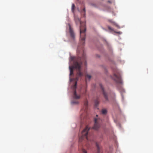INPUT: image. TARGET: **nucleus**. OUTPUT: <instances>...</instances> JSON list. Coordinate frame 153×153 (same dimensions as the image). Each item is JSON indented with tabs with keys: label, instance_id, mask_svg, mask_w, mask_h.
<instances>
[{
	"label": "nucleus",
	"instance_id": "obj_3",
	"mask_svg": "<svg viewBox=\"0 0 153 153\" xmlns=\"http://www.w3.org/2000/svg\"><path fill=\"white\" fill-rule=\"evenodd\" d=\"M75 21L77 23H80V42L82 45L81 48L85 44V31L86 28L85 23H82L79 18L75 19Z\"/></svg>",
	"mask_w": 153,
	"mask_h": 153
},
{
	"label": "nucleus",
	"instance_id": "obj_4",
	"mask_svg": "<svg viewBox=\"0 0 153 153\" xmlns=\"http://www.w3.org/2000/svg\"><path fill=\"white\" fill-rule=\"evenodd\" d=\"M77 82H76L74 85L73 86L72 88L73 91V98L74 99H79L80 97V93L81 90H77L76 89Z\"/></svg>",
	"mask_w": 153,
	"mask_h": 153
},
{
	"label": "nucleus",
	"instance_id": "obj_17",
	"mask_svg": "<svg viewBox=\"0 0 153 153\" xmlns=\"http://www.w3.org/2000/svg\"><path fill=\"white\" fill-rule=\"evenodd\" d=\"M75 6L74 4H72V12L74 13V9H75Z\"/></svg>",
	"mask_w": 153,
	"mask_h": 153
},
{
	"label": "nucleus",
	"instance_id": "obj_16",
	"mask_svg": "<svg viewBox=\"0 0 153 153\" xmlns=\"http://www.w3.org/2000/svg\"><path fill=\"white\" fill-rule=\"evenodd\" d=\"M82 13H83V14H84V16H85V8L84 7V8L82 10Z\"/></svg>",
	"mask_w": 153,
	"mask_h": 153
},
{
	"label": "nucleus",
	"instance_id": "obj_20",
	"mask_svg": "<svg viewBox=\"0 0 153 153\" xmlns=\"http://www.w3.org/2000/svg\"><path fill=\"white\" fill-rule=\"evenodd\" d=\"M80 47L79 46L78 48V49H77V51H79V48H80Z\"/></svg>",
	"mask_w": 153,
	"mask_h": 153
},
{
	"label": "nucleus",
	"instance_id": "obj_2",
	"mask_svg": "<svg viewBox=\"0 0 153 153\" xmlns=\"http://www.w3.org/2000/svg\"><path fill=\"white\" fill-rule=\"evenodd\" d=\"M90 128L88 126L86 127L82 131L79 140V146L81 148H79L81 153H87V151L82 148V145H85L88 147V146L89 145V140L88 137L87 135L88 134V131Z\"/></svg>",
	"mask_w": 153,
	"mask_h": 153
},
{
	"label": "nucleus",
	"instance_id": "obj_1",
	"mask_svg": "<svg viewBox=\"0 0 153 153\" xmlns=\"http://www.w3.org/2000/svg\"><path fill=\"white\" fill-rule=\"evenodd\" d=\"M85 54L83 53L82 59L79 58L76 61H74L73 65L69 67L70 70V75L72 76L73 74V71L74 69H76L77 71L76 79L78 80V78L83 76V74L81 72V67L82 64V60H85Z\"/></svg>",
	"mask_w": 153,
	"mask_h": 153
},
{
	"label": "nucleus",
	"instance_id": "obj_9",
	"mask_svg": "<svg viewBox=\"0 0 153 153\" xmlns=\"http://www.w3.org/2000/svg\"><path fill=\"white\" fill-rule=\"evenodd\" d=\"M84 104L85 108V111L86 112L87 111V109L88 106V102L87 100H85L84 102Z\"/></svg>",
	"mask_w": 153,
	"mask_h": 153
},
{
	"label": "nucleus",
	"instance_id": "obj_6",
	"mask_svg": "<svg viewBox=\"0 0 153 153\" xmlns=\"http://www.w3.org/2000/svg\"><path fill=\"white\" fill-rule=\"evenodd\" d=\"M102 122V120L100 118H95L94 124L93 128L95 130H97L100 128Z\"/></svg>",
	"mask_w": 153,
	"mask_h": 153
},
{
	"label": "nucleus",
	"instance_id": "obj_12",
	"mask_svg": "<svg viewBox=\"0 0 153 153\" xmlns=\"http://www.w3.org/2000/svg\"><path fill=\"white\" fill-rule=\"evenodd\" d=\"M71 102L73 104H77L79 103V102L77 100H73Z\"/></svg>",
	"mask_w": 153,
	"mask_h": 153
},
{
	"label": "nucleus",
	"instance_id": "obj_8",
	"mask_svg": "<svg viewBox=\"0 0 153 153\" xmlns=\"http://www.w3.org/2000/svg\"><path fill=\"white\" fill-rule=\"evenodd\" d=\"M69 33L71 38L74 39V38L75 35L72 29L69 26Z\"/></svg>",
	"mask_w": 153,
	"mask_h": 153
},
{
	"label": "nucleus",
	"instance_id": "obj_7",
	"mask_svg": "<svg viewBox=\"0 0 153 153\" xmlns=\"http://www.w3.org/2000/svg\"><path fill=\"white\" fill-rule=\"evenodd\" d=\"M102 90V94L104 96V97L106 101H108V96L109 95V94L108 93H106L104 90V88H103L102 85H100Z\"/></svg>",
	"mask_w": 153,
	"mask_h": 153
},
{
	"label": "nucleus",
	"instance_id": "obj_19",
	"mask_svg": "<svg viewBox=\"0 0 153 153\" xmlns=\"http://www.w3.org/2000/svg\"><path fill=\"white\" fill-rule=\"evenodd\" d=\"M108 29H109V30H113V29H112V28H111L110 27V26H108Z\"/></svg>",
	"mask_w": 153,
	"mask_h": 153
},
{
	"label": "nucleus",
	"instance_id": "obj_11",
	"mask_svg": "<svg viewBox=\"0 0 153 153\" xmlns=\"http://www.w3.org/2000/svg\"><path fill=\"white\" fill-rule=\"evenodd\" d=\"M108 21L111 23L113 24V25H115L116 26H117L118 25L116 23H115L114 21H113L111 19H109L108 20Z\"/></svg>",
	"mask_w": 153,
	"mask_h": 153
},
{
	"label": "nucleus",
	"instance_id": "obj_18",
	"mask_svg": "<svg viewBox=\"0 0 153 153\" xmlns=\"http://www.w3.org/2000/svg\"><path fill=\"white\" fill-rule=\"evenodd\" d=\"M71 60L72 61H74L75 59V57H71Z\"/></svg>",
	"mask_w": 153,
	"mask_h": 153
},
{
	"label": "nucleus",
	"instance_id": "obj_14",
	"mask_svg": "<svg viewBox=\"0 0 153 153\" xmlns=\"http://www.w3.org/2000/svg\"><path fill=\"white\" fill-rule=\"evenodd\" d=\"M107 110L105 109H102V113L103 114H105L107 113Z\"/></svg>",
	"mask_w": 153,
	"mask_h": 153
},
{
	"label": "nucleus",
	"instance_id": "obj_5",
	"mask_svg": "<svg viewBox=\"0 0 153 153\" xmlns=\"http://www.w3.org/2000/svg\"><path fill=\"white\" fill-rule=\"evenodd\" d=\"M111 77L117 83L121 84L122 83L120 74L118 70H115L114 71L113 75Z\"/></svg>",
	"mask_w": 153,
	"mask_h": 153
},
{
	"label": "nucleus",
	"instance_id": "obj_10",
	"mask_svg": "<svg viewBox=\"0 0 153 153\" xmlns=\"http://www.w3.org/2000/svg\"><path fill=\"white\" fill-rule=\"evenodd\" d=\"M91 78V75H88V74H86L85 76V80L86 82H87V79H88L89 80Z\"/></svg>",
	"mask_w": 153,
	"mask_h": 153
},
{
	"label": "nucleus",
	"instance_id": "obj_15",
	"mask_svg": "<svg viewBox=\"0 0 153 153\" xmlns=\"http://www.w3.org/2000/svg\"><path fill=\"white\" fill-rule=\"evenodd\" d=\"M99 103V102L98 100H97L95 101V105L96 106H97L98 105Z\"/></svg>",
	"mask_w": 153,
	"mask_h": 153
},
{
	"label": "nucleus",
	"instance_id": "obj_13",
	"mask_svg": "<svg viewBox=\"0 0 153 153\" xmlns=\"http://www.w3.org/2000/svg\"><path fill=\"white\" fill-rule=\"evenodd\" d=\"M96 146L97 148V153H99L100 152V147L97 143H96Z\"/></svg>",
	"mask_w": 153,
	"mask_h": 153
}]
</instances>
